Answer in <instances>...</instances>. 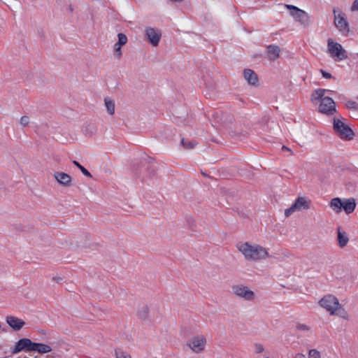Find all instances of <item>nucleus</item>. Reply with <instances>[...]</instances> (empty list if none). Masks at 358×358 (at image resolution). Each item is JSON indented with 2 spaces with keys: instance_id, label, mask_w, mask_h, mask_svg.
<instances>
[{
  "instance_id": "obj_1",
  "label": "nucleus",
  "mask_w": 358,
  "mask_h": 358,
  "mask_svg": "<svg viewBox=\"0 0 358 358\" xmlns=\"http://www.w3.org/2000/svg\"><path fill=\"white\" fill-rule=\"evenodd\" d=\"M237 248L248 261L256 262L268 256L266 249L257 244L251 245L248 242L241 243L237 245Z\"/></svg>"
},
{
  "instance_id": "obj_2",
  "label": "nucleus",
  "mask_w": 358,
  "mask_h": 358,
  "mask_svg": "<svg viewBox=\"0 0 358 358\" xmlns=\"http://www.w3.org/2000/svg\"><path fill=\"white\" fill-rule=\"evenodd\" d=\"M329 206L336 213L341 212L342 209H343L346 214H350L356 208V201L354 198L342 200L338 197H336L331 199Z\"/></svg>"
},
{
  "instance_id": "obj_3",
  "label": "nucleus",
  "mask_w": 358,
  "mask_h": 358,
  "mask_svg": "<svg viewBox=\"0 0 358 358\" xmlns=\"http://www.w3.org/2000/svg\"><path fill=\"white\" fill-rule=\"evenodd\" d=\"M334 129L336 134L343 140H351L355 135L351 128L339 119H334Z\"/></svg>"
},
{
  "instance_id": "obj_4",
  "label": "nucleus",
  "mask_w": 358,
  "mask_h": 358,
  "mask_svg": "<svg viewBox=\"0 0 358 358\" xmlns=\"http://www.w3.org/2000/svg\"><path fill=\"white\" fill-rule=\"evenodd\" d=\"M319 304L329 312L331 315L336 314V310L340 307L338 299L332 294L323 296L319 301Z\"/></svg>"
},
{
  "instance_id": "obj_5",
  "label": "nucleus",
  "mask_w": 358,
  "mask_h": 358,
  "mask_svg": "<svg viewBox=\"0 0 358 358\" xmlns=\"http://www.w3.org/2000/svg\"><path fill=\"white\" fill-rule=\"evenodd\" d=\"M232 293L245 301H252L255 298V294L250 288L243 285H234L231 287Z\"/></svg>"
},
{
  "instance_id": "obj_6",
  "label": "nucleus",
  "mask_w": 358,
  "mask_h": 358,
  "mask_svg": "<svg viewBox=\"0 0 358 358\" xmlns=\"http://www.w3.org/2000/svg\"><path fill=\"white\" fill-rule=\"evenodd\" d=\"M287 8L290 10V15L294 20L299 22L304 27H306L309 23V17L308 14L303 10L299 9L295 6L286 4Z\"/></svg>"
},
{
  "instance_id": "obj_7",
  "label": "nucleus",
  "mask_w": 358,
  "mask_h": 358,
  "mask_svg": "<svg viewBox=\"0 0 358 358\" xmlns=\"http://www.w3.org/2000/svg\"><path fill=\"white\" fill-rule=\"evenodd\" d=\"M328 50L333 57H336L338 60H343L348 57L345 50L343 48L342 45L334 42L332 38L328 39Z\"/></svg>"
},
{
  "instance_id": "obj_8",
  "label": "nucleus",
  "mask_w": 358,
  "mask_h": 358,
  "mask_svg": "<svg viewBox=\"0 0 358 358\" xmlns=\"http://www.w3.org/2000/svg\"><path fill=\"white\" fill-rule=\"evenodd\" d=\"M310 201H308L305 197H299L296 199L291 207L285 210V215L286 217H289L295 211L308 210L310 208Z\"/></svg>"
},
{
  "instance_id": "obj_9",
  "label": "nucleus",
  "mask_w": 358,
  "mask_h": 358,
  "mask_svg": "<svg viewBox=\"0 0 358 358\" xmlns=\"http://www.w3.org/2000/svg\"><path fill=\"white\" fill-rule=\"evenodd\" d=\"M206 345V339L203 335H197L191 338L187 345L195 353H199L204 350Z\"/></svg>"
},
{
  "instance_id": "obj_10",
  "label": "nucleus",
  "mask_w": 358,
  "mask_h": 358,
  "mask_svg": "<svg viewBox=\"0 0 358 358\" xmlns=\"http://www.w3.org/2000/svg\"><path fill=\"white\" fill-rule=\"evenodd\" d=\"M319 112L327 115L334 114L336 112V106L334 100L329 96L324 97L320 101Z\"/></svg>"
},
{
  "instance_id": "obj_11",
  "label": "nucleus",
  "mask_w": 358,
  "mask_h": 358,
  "mask_svg": "<svg viewBox=\"0 0 358 358\" xmlns=\"http://www.w3.org/2000/svg\"><path fill=\"white\" fill-rule=\"evenodd\" d=\"M34 347V342L29 338H21L20 339L12 349V354H16L21 351L29 352L32 351Z\"/></svg>"
},
{
  "instance_id": "obj_12",
  "label": "nucleus",
  "mask_w": 358,
  "mask_h": 358,
  "mask_svg": "<svg viewBox=\"0 0 358 358\" xmlns=\"http://www.w3.org/2000/svg\"><path fill=\"white\" fill-rule=\"evenodd\" d=\"M335 15L334 24L339 31L348 33L350 31L348 23L345 18V14L340 13L338 15H336V10L334 9Z\"/></svg>"
},
{
  "instance_id": "obj_13",
  "label": "nucleus",
  "mask_w": 358,
  "mask_h": 358,
  "mask_svg": "<svg viewBox=\"0 0 358 358\" xmlns=\"http://www.w3.org/2000/svg\"><path fill=\"white\" fill-rule=\"evenodd\" d=\"M145 35L149 42L154 46L156 47L159 45L161 38V31L154 28H147L145 30Z\"/></svg>"
},
{
  "instance_id": "obj_14",
  "label": "nucleus",
  "mask_w": 358,
  "mask_h": 358,
  "mask_svg": "<svg viewBox=\"0 0 358 358\" xmlns=\"http://www.w3.org/2000/svg\"><path fill=\"white\" fill-rule=\"evenodd\" d=\"M54 178L59 184L65 187H70L71 185L72 178L66 173L55 172L54 173Z\"/></svg>"
},
{
  "instance_id": "obj_15",
  "label": "nucleus",
  "mask_w": 358,
  "mask_h": 358,
  "mask_svg": "<svg viewBox=\"0 0 358 358\" xmlns=\"http://www.w3.org/2000/svg\"><path fill=\"white\" fill-rule=\"evenodd\" d=\"M6 322L14 331L20 330L25 324L22 319L15 316H7Z\"/></svg>"
},
{
  "instance_id": "obj_16",
  "label": "nucleus",
  "mask_w": 358,
  "mask_h": 358,
  "mask_svg": "<svg viewBox=\"0 0 358 358\" xmlns=\"http://www.w3.org/2000/svg\"><path fill=\"white\" fill-rule=\"evenodd\" d=\"M243 76L248 83L251 85H255L258 83L257 75L251 69H245Z\"/></svg>"
},
{
  "instance_id": "obj_17",
  "label": "nucleus",
  "mask_w": 358,
  "mask_h": 358,
  "mask_svg": "<svg viewBox=\"0 0 358 358\" xmlns=\"http://www.w3.org/2000/svg\"><path fill=\"white\" fill-rule=\"evenodd\" d=\"M337 240L338 245L341 248H344L349 241V238L345 231L341 229V227H338L337 229Z\"/></svg>"
},
{
  "instance_id": "obj_18",
  "label": "nucleus",
  "mask_w": 358,
  "mask_h": 358,
  "mask_svg": "<svg viewBox=\"0 0 358 358\" xmlns=\"http://www.w3.org/2000/svg\"><path fill=\"white\" fill-rule=\"evenodd\" d=\"M280 49L279 46L270 45L268 47V56L269 59L275 60V59L279 57Z\"/></svg>"
},
{
  "instance_id": "obj_19",
  "label": "nucleus",
  "mask_w": 358,
  "mask_h": 358,
  "mask_svg": "<svg viewBox=\"0 0 358 358\" xmlns=\"http://www.w3.org/2000/svg\"><path fill=\"white\" fill-rule=\"evenodd\" d=\"M52 350V348L50 345L40 343H34L32 351L38 352L39 353H47L50 352Z\"/></svg>"
},
{
  "instance_id": "obj_20",
  "label": "nucleus",
  "mask_w": 358,
  "mask_h": 358,
  "mask_svg": "<svg viewBox=\"0 0 358 358\" xmlns=\"http://www.w3.org/2000/svg\"><path fill=\"white\" fill-rule=\"evenodd\" d=\"M149 313V308L148 306L143 305L137 311L138 317L141 320H145L148 318Z\"/></svg>"
},
{
  "instance_id": "obj_21",
  "label": "nucleus",
  "mask_w": 358,
  "mask_h": 358,
  "mask_svg": "<svg viewBox=\"0 0 358 358\" xmlns=\"http://www.w3.org/2000/svg\"><path fill=\"white\" fill-rule=\"evenodd\" d=\"M105 106L107 111L110 115H113L115 113V102L109 97L104 99Z\"/></svg>"
},
{
  "instance_id": "obj_22",
  "label": "nucleus",
  "mask_w": 358,
  "mask_h": 358,
  "mask_svg": "<svg viewBox=\"0 0 358 358\" xmlns=\"http://www.w3.org/2000/svg\"><path fill=\"white\" fill-rule=\"evenodd\" d=\"M181 145L185 149H192L197 145V142L194 140L182 138L181 140Z\"/></svg>"
},
{
  "instance_id": "obj_23",
  "label": "nucleus",
  "mask_w": 358,
  "mask_h": 358,
  "mask_svg": "<svg viewBox=\"0 0 358 358\" xmlns=\"http://www.w3.org/2000/svg\"><path fill=\"white\" fill-rule=\"evenodd\" d=\"M325 90L324 89H317L314 91L312 94V100H320L324 98Z\"/></svg>"
},
{
  "instance_id": "obj_24",
  "label": "nucleus",
  "mask_w": 358,
  "mask_h": 358,
  "mask_svg": "<svg viewBox=\"0 0 358 358\" xmlns=\"http://www.w3.org/2000/svg\"><path fill=\"white\" fill-rule=\"evenodd\" d=\"M73 164L76 166L80 171L83 173V174L88 178H92V174L84 167L79 162H78L76 160L73 161Z\"/></svg>"
},
{
  "instance_id": "obj_25",
  "label": "nucleus",
  "mask_w": 358,
  "mask_h": 358,
  "mask_svg": "<svg viewBox=\"0 0 358 358\" xmlns=\"http://www.w3.org/2000/svg\"><path fill=\"white\" fill-rule=\"evenodd\" d=\"M115 354L116 358H131V355L127 352L123 351L120 348H117L115 350Z\"/></svg>"
},
{
  "instance_id": "obj_26",
  "label": "nucleus",
  "mask_w": 358,
  "mask_h": 358,
  "mask_svg": "<svg viewBox=\"0 0 358 358\" xmlns=\"http://www.w3.org/2000/svg\"><path fill=\"white\" fill-rule=\"evenodd\" d=\"M117 36H118V41H117V43H115V46H117V45L122 46L127 43V37L125 34L120 33V34H118Z\"/></svg>"
},
{
  "instance_id": "obj_27",
  "label": "nucleus",
  "mask_w": 358,
  "mask_h": 358,
  "mask_svg": "<svg viewBox=\"0 0 358 358\" xmlns=\"http://www.w3.org/2000/svg\"><path fill=\"white\" fill-rule=\"evenodd\" d=\"M338 313H336L339 317L344 320H348L349 315L347 313V311L344 308H341V306L337 310Z\"/></svg>"
},
{
  "instance_id": "obj_28",
  "label": "nucleus",
  "mask_w": 358,
  "mask_h": 358,
  "mask_svg": "<svg viewBox=\"0 0 358 358\" xmlns=\"http://www.w3.org/2000/svg\"><path fill=\"white\" fill-rule=\"evenodd\" d=\"M296 329L301 331H309L310 330L309 326L299 322L296 324Z\"/></svg>"
},
{
  "instance_id": "obj_29",
  "label": "nucleus",
  "mask_w": 358,
  "mask_h": 358,
  "mask_svg": "<svg viewBox=\"0 0 358 358\" xmlns=\"http://www.w3.org/2000/svg\"><path fill=\"white\" fill-rule=\"evenodd\" d=\"M308 358H320V353L315 349L309 350Z\"/></svg>"
},
{
  "instance_id": "obj_30",
  "label": "nucleus",
  "mask_w": 358,
  "mask_h": 358,
  "mask_svg": "<svg viewBox=\"0 0 358 358\" xmlns=\"http://www.w3.org/2000/svg\"><path fill=\"white\" fill-rule=\"evenodd\" d=\"M20 124H22L24 127L27 126L29 123V117L27 115L22 116L20 118Z\"/></svg>"
},
{
  "instance_id": "obj_31",
  "label": "nucleus",
  "mask_w": 358,
  "mask_h": 358,
  "mask_svg": "<svg viewBox=\"0 0 358 358\" xmlns=\"http://www.w3.org/2000/svg\"><path fill=\"white\" fill-rule=\"evenodd\" d=\"M347 106L349 108L355 109L356 110V109H357L358 104L355 101H348L347 103Z\"/></svg>"
},
{
  "instance_id": "obj_32",
  "label": "nucleus",
  "mask_w": 358,
  "mask_h": 358,
  "mask_svg": "<svg viewBox=\"0 0 358 358\" xmlns=\"http://www.w3.org/2000/svg\"><path fill=\"white\" fill-rule=\"evenodd\" d=\"M121 45H117V46H115V53L116 55V56L120 58L122 55V52H121Z\"/></svg>"
},
{
  "instance_id": "obj_33",
  "label": "nucleus",
  "mask_w": 358,
  "mask_h": 358,
  "mask_svg": "<svg viewBox=\"0 0 358 358\" xmlns=\"http://www.w3.org/2000/svg\"><path fill=\"white\" fill-rule=\"evenodd\" d=\"M322 74V76L327 79H329V78H332V76L330 73H328L322 69L320 70Z\"/></svg>"
},
{
  "instance_id": "obj_34",
  "label": "nucleus",
  "mask_w": 358,
  "mask_h": 358,
  "mask_svg": "<svg viewBox=\"0 0 358 358\" xmlns=\"http://www.w3.org/2000/svg\"><path fill=\"white\" fill-rule=\"evenodd\" d=\"M264 350V347L261 344L256 345V353H261Z\"/></svg>"
},
{
  "instance_id": "obj_35",
  "label": "nucleus",
  "mask_w": 358,
  "mask_h": 358,
  "mask_svg": "<svg viewBox=\"0 0 358 358\" xmlns=\"http://www.w3.org/2000/svg\"><path fill=\"white\" fill-rule=\"evenodd\" d=\"M352 10H358V0H355L352 6Z\"/></svg>"
},
{
  "instance_id": "obj_36",
  "label": "nucleus",
  "mask_w": 358,
  "mask_h": 358,
  "mask_svg": "<svg viewBox=\"0 0 358 358\" xmlns=\"http://www.w3.org/2000/svg\"><path fill=\"white\" fill-rule=\"evenodd\" d=\"M293 358H306V355L303 353H297Z\"/></svg>"
},
{
  "instance_id": "obj_37",
  "label": "nucleus",
  "mask_w": 358,
  "mask_h": 358,
  "mask_svg": "<svg viewBox=\"0 0 358 358\" xmlns=\"http://www.w3.org/2000/svg\"><path fill=\"white\" fill-rule=\"evenodd\" d=\"M282 150L289 151V152H290V155H292V154H293V153H292V151L289 148H287V146H285V145H282Z\"/></svg>"
},
{
  "instance_id": "obj_38",
  "label": "nucleus",
  "mask_w": 358,
  "mask_h": 358,
  "mask_svg": "<svg viewBox=\"0 0 358 358\" xmlns=\"http://www.w3.org/2000/svg\"><path fill=\"white\" fill-rule=\"evenodd\" d=\"M52 280L56 281L57 283H60V282L62 280V278L60 277H54Z\"/></svg>"
},
{
  "instance_id": "obj_39",
  "label": "nucleus",
  "mask_w": 358,
  "mask_h": 358,
  "mask_svg": "<svg viewBox=\"0 0 358 358\" xmlns=\"http://www.w3.org/2000/svg\"><path fill=\"white\" fill-rule=\"evenodd\" d=\"M172 2H182L183 0H170Z\"/></svg>"
},
{
  "instance_id": "obj_40",
  "label": "nucleus",
  "mask_w": 358,
  "mask_h": 358,
  "mask_svg": "<svg viewBox=\"0 0 358 358\" xmlns=\"http://www.w3.org/2000/svg\"><path fill=\"white\" fill-rule=\"evenodd\" d=\"M69 10H70L71 11H72V10H73V9H72V8H71V6H70V8H69Z\"/></svg>"
},
{
  "instance_id": "obj_41",
  "label": "nucleus",
  "mask_w": 358,
  "mask_h": 358,
  "mask_svg": "<svg viewBox=\"0 0 358 358\" xmlns=\"http://www.w3.org/2000/svg\"><path fill=\"white\" fill-rule=\"evenodd\" d=\"M3 0H0V1H3Z\"/></svg>"
},
{
  "instance_id": "obj_42",
  "label": "nucleus",
  "mask_w": 358,
  "mask_h": 358,
  "mask_svg": "<svg viewBox=\"0 0 358 358\" xmlns=\"http://www.w3.org/2000/svg\"><path fill=\"white\" fill-rule=\"evenodd\" d=\"M357 99H358V96H357Z\"/></svg>"
}]
</instances>
